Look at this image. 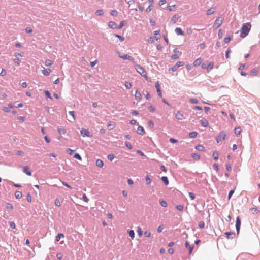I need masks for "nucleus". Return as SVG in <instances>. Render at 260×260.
<instances>
[{"label":"nucleus","instance_id":"nucleus-1","mask_svg":"<svg viewBox=\"0 0 260 260\" xmlns=\"http://www.w3.org/2000/svg\"><path fill=\"white\" fill-rule=\"evenodd\" d=\"M251 27V25L249 22L243 24L241 28L240 37L244 38L247 36L250 30Z\"/></svg>","mask_w":260,"mask_h":260},{"label":"nucleus","instance_id":"nucleus-2","mask_svg":"<svg viewBox=\"0 0 260 260\" xmlns=\"http://www.w3.org/2000/svg\"><path fill=\"white\" fill-rule=\"evenodd\" d=\"M135 69L136 71L141 74L142 76H143L147 80H148V78L147 76V73L144 69L140 65L135 66Z\"/></svg>","mask_w":260,"mask_h":260},{"label":"nucleus","instance_id":"nucleus-3","mask_svg":"<svg viewBox=\"0 0 260 260\" xmlns=\"http://www.w3.org/2000/svg\"><path fill=\"white\" fill-rule=\"evenodd\" d=\"M223 21V18L221 17H218L215 21L213 27L214 29H217L222 24Z\"/></svg>","mask_w":260,"mask_h":260},{"label":"nucleus","instance_id":"nucleus-4","mask_svg":"<svg viewBox=\"0 0 260 260\" xmlns=\"http://www.w3.org/2000/svg\"><path fill=\"white\" fill-rule=\"evenodd\" d=\"M226 137V135L225 132H221L219 135L216 137V140L217 143L223 141Z\"/></svg>","mask_w":260,"mask_h":260},{"label":"nucleus","instance_id":"nucleus-5","mask_svg":"<svg viewBox=\"0 0 260 260\" xmlns=\"http://www.w3.org/2000/svg\"><path fill=\"white\" fill-rule=\"evenodd\" d=\"M80 133L83 137H90V133L87 129L82 128L80 131Z\"/></svg>","mask_w":260,"mask_h":260},{"label":"nucleus","instance_id":"nucleus-6","mask_svg":"<svg viewBox=\"0 0 260 260\" xmlns=\"http://www.w3.org/2000/svg\"><path fill=\"white\" fill-rule=\"evenodd\" d=\"M241 225V220L239 217H237L236 221V228L237 234H239Z\"/></svg>","mask_w":260,"mask_h":260},{"label":"nucleus","instance_id":"nucleus-7","mask_svg":"<svg viewBox=\"0 0 260 260\" xmlns=\"http://www.w3.org/2000/svg\"><path fill=\"white\" fill-rule=\"evenodd\" d=\"M119 57L121 58H122L123 59H128L129 60H131L132 61H133L134 60V58L131 57V56L127 55V54H123V55H119Z\"/></svg>","mask_w":260,"mask_h":260},{"label":"nucleus","instance_id":"nucleus-8","mask_svg":"<svg viewBox=\"0 0 260 260\" xmlns=\"http://www.w3.org/2000/svg\"><path fill=\"white\" fill-rule=\"evenodd\" d=\"M175 117L178 120H183L184 119V117L183 114L179 111H178L175 114Z\"/></svg>","mask_w":260,"mask_h":260},{"label":"nucleus","instance_id":"nucleus-9","mask_svg":"<svg viewBox=\"0 0 260 260\" xmlns=\"http://www.w3.org/2000/svg\"><path fill=\"white\" fill-rule=\"evenodd\" d=\"M108 25L112 29H118V25L113 21H110Z\"/></svg>","mask_w":260,"mask_h":260},{"label":"nucleus","instance_id":"nucleus-10","mask_svg":"<svg viewBox=\"0 0 260 260\" xmlns=\"http://www.w3.org/2000/svg\"><path fill=\"white\" fill-rule=\"evenodd\" d=\"M23 172L24 173H25V174H26L28 176H31V172L29 170V167L27 166H24L23 167Z\"/></svg>","mask_w":260,"mask_h":260},{"label":"nucleus","instance_id":"nucleus-11","mask_svg":"<svg viewBox=\"0 0 260 260\" xmlns=\"http://www.w3.org/2000/svg\"><path fill=\"white\" fill-rule=\"evenodd\" d=\"M179 18V16L177 14L174 15L171 18L170 23L172 24H175L177 22L178 19Z\"/></svg>","mask_w":260,"mask_h":260},{"label":"nucleus","instance_id":"nucleus-12","mask_svg":"<svg viewBox=\"0 0 260 260\" xmlns=\"http://www.w3.org/2000/svg\"><path fill=\"white\" fill-rule=\"evenodd\" d=\"M200 123L201 125L205 127H206L209 125V123L208 121L205 119H201L200 120Z\"/></svg>","mask_w":260,"mask_h":260},{"label":"nucleus","instance_id":"nucleus-13","mask_svg":"<svg viewBox=\"0 0 260 260\" xmlns=\"http://www.w3.org/2000/svg\"><path fill=\"white\" fill-rule=\"evenodd\" d=\"M203 61V59L200 57L198 59H197L196 60H194V61L193 62V66L194 67H197V66H199L201 63V62H202Z\"/></svg>","mask_w":260,"mask_h":260},{"label":"nucleus","instance_id":"nucleus-14","mask_svg":"<svg viewBox=\"0 0 260 260\" xmlns=\"http://www.w3.org/2000/svg\"><path fill=\"white\" fill-rule=\"evenodd\" d=\"M13 108V105H12V104L10 103L8 105V107H3L2 108V110L5 112H9L10 111L9 108Z\"/></svg>","mask_w":260,"mask_h":260},{"label":"nucleus","instance_id":"nucleus-15","mask_svg":"<svg viewBox=\"0 0 260 260\" xmlns=\"http://www.w3.org/2000/svg\"><path fill=\"white\" fill-rule=\"evenodd\" d=\"M51 70L50 69H45L42 70V74L45 76H48L50 75Z\"/></svg>","mask_w":260,"mask_h":260},{"label":"nucleus","instance_id":"nucleus-16","mask_svg":"<svg viewBox=\"0 0 260 260\" xmlns=\"http://www.w3.org/2000/svg\"><path fill=\"white\" fill-rule=\"evenodd\" d=\"M69 114L72 116V119L69 120L71 122H74L75 121V112L73 111H69Z\"/></svg>","mask_w":260,"mask_h":260},{"label":"nucleus","instance_id":"nucleus-17","mask_svg":"<svg viewBox=\"0 0 260 260\" xmlns=\"http://www.w3.org/2000/svg\"><path fill=\"white\" fill-rule=\"evenodd\" d=\"M135 98L138 101H140L142 99V95L140 92H138L137 90L136 91L135 94Z\"/></svg>","mask_w":260,"mask_h":260},{"label":"nucleus","instance_id":"nucleus-18","mask_svg":"<svg viewBox=\"0 0 260 260\" xmlns=\"http://www.w3.org/2000/svg\"><path fill=\"white\" fill-rule=\"evenodd\" d=\"M137 133L140 135H143L145 133L144 129L143 127L139 126L137 129Z\"/></svg>","mask_w":260,"mask_h":260},{"label":"nucleus","instance_id":"nucleus-19","mask_svg":"<svg viewBox=\"0 0 260 260\" xmlns=\"http://www.w3.org/2000/svg\"><path fill=\"white\" fill-rule=\"evenodd\" d=\"M225 234L226 235V237L228 239H233L235 236V234L232 232H225Z\"/></svg>","mask_w":260,"mask_h":260},{"label":"nucleus","instance_id":"nucleus-20","mask_svg":"<svg viewBox=\"0 0 260 260\" xmlns=\"http://www.w3.org/2000/svg\"><path fill=\"white\" fill-rule=\"evenodd\" d=\"M176 34L178 35H183L184 33L180 28L177 27L175 29Z\"/></svg>","mask_w":260,"mask_h":260},{"label":"nucleus","instance_id":"nucleus-21","mask_svg":"<svg viewBox=\"0 0 260 260\" xmlns=\"http://www.w3.org/2000/svg\"><path fill=\"white\" fill-rule=\"evenodd\" d=\"M185 247L189 249V254H190L192 253L193 247L190 246L187 241L185 242Z\"/></svg>","mask_w":260,"mask_h":260},{"label":"nucleus","instance_id":"nucleus-22","mask_svg":"<svg viewBox=\"0 0 260 260\" xmlns=\"http://www.w3.org/2000/svg\"><path fill=\"white\" fill-rule=\"evenodd\" d=\"M96 165L100 168H102L104 166V162L101 159H99L96 161Z\"/></svg>","mask_w":260,"mask_h":260},{"label":"nucleus","instance_id":"nucleus-23","mask_svg":"<svg viewBox=\"0 0 260 260\" xmlns=\"http://www.w3.org/2000/svg\"><path fill=\"white\" fill-rule=\"evenodd\" d=\"M53 62L51 60H50V59H47L45 61V66H46L47 67L51 66L53 64Z\"/></svg>","mask_w":260,"mask_h":260},{"label":"nucleus","instance_id":"nucleus-24","mask_svg":"<svg viewBox=\"0 0 260 260\" xmlns=\"http://www.w3.org/2000/svg\"><path fill=\"white\" fill-rule=\"evenodd\" d=\"M64 237V235L62 233H59L56 236V241L58 242L61 238H63Z\"/></svg>","mask_w":260,"mask_h":260},{"label":"nucleus","instance_id":"nucleus-25","mask_svg":"<svg viewBox=\"0 0 260 260\" xmlns=\"http://www.w3.org/2000/svg\"><path fill=\"white\" fill-rule=\"evenodd\" d=\"M213 67H214V62H210L207 66L208 71H211L213 68Z\"/></svg>","mask_w":260,"mask_h":260},{"label":"nucleus","instance_id":"nucleus-26","mask_svg":"<svg viewBox=\"0 0 260 260\" xmlns=\"http://www.w3.org/2000/svg\"><path fill=\"white\" fill-rule=\"evenodd\" d=\"M235 133L237 135H239L240 134L241 132V128L239 126L238 127H236L235 128Z\"/></svg>","mask_w":260,"mask_h":260},{"label":"nucleus","instance_id":"nucleus-27","mask_svg":"<svg viewBox=\"0 0 260 260\" xmlns=\"http://www.w3.org/2000/svg\"><path fill=\"white\" fill-rule=\"evenodd\" d=\"M162 181L165 184V185H167L169 184V181L167 177L163 176L161 177Z\"/></svg>","mask_w":260,"mask_h":260},{"label":"nucleus","instance_id":"nucleus-28","mask_svg":"<svg viewBox=\"0 0 260 260\" xmlns=\"http://www.w3.org/2000/svg\"><path fill=\"white\" fill-rule=\"evenodd\" d=\"M196 148L199 150V151H204L205 150V147L202 145H197L196 147Z\"/></svg>","mask_w":260,"mask_h":260},{"label":"nucleus","instance_id":"nucleus-29","mask_svg":"<svg viewBox=\"0 0 260 260\" xmlns=\"http://www.w3.org/2000/svg\"><path fill=\"white\" fill-rule=\"evenodd\" d=\"M15 197L16 199H19L22 197V194L21 192L16 191L15 193Z\"/></svg>","mask_w":260,"mask_h":260},{"label":"nucleus","instance_id":"nucleus-30","mask_svg":"<svg viewBox=\"0 0 260 260\" xmlns=\"http://www.w3.org/2000/svg\"><path fill=\"white\" fill-rule=\"evenodd\" d=\"M108 128H109L110 130L112 129L114 126H115V123L113 122H109L108 123L107 125Z\"/></svg>","mask_w":260,"mask_h":260},{"label":"nucleus","instance_id":"nucleus-31","mask_svg":"<svg viewBox=\"0 0 260 260\" xmlns=\"http://www.w3.org/2000/svg\"><path fill=\"white\" fill-rule=\"evenodd\" d=\"M198 133L196 132H191L189 133V137L191 138H194L197 137Z\"/></svg>","mask_w":260,"mask_h":260},{"label":"nucleus","instance_id":"nucleus-32","mask_svg":"<svg viewBox=\"0 0 260 260\" xmlns=\"http://www.w3.org/2000/svg\"><path fill=\"white\" fill-rule=\"evenodd\" d=\"M137 233L139 237H141L142 236V231L141 228L140 226L137 228Z\"/></svg>","mask_w":260,"mask_h":260},{"label":"nucleus","instance_id":"nucleus-33","mask_svg":"<svg viewBox=\"0 0 260 260\" xmlns=\"http://www.w3.org/2000/svg\"><path fill=\"white\" fill-rule=\"evenodd\" d=\"M213 157L214 159L216 160H217L218 159V153L217 151H214L213 153Z\"/></svg>","mask_w":260,"mask_h":260},{"label":"nucleus","instance_id":"nucleus-34","mask_svg":"<svg viewBox=\"0 0 260 260\" xmlns=\"http://www.w3.org/2000/svg\"><path fill=\"white\" fill-rule=\"evenodd\" d=\"M257 73H258V71L255 69H253L251 71V75L252 76H255L257 74Z\"/></svg>","mask_w":260,"mask_h":260},{"label":"nucleus","instance_id":"nucleus-35","mask_svg":"<svg viewBox=\"0 0 260 260\" xmlns=\"http://www.w3.org/2000/svg\"><path fill=\"white\" fill-rule=\"evenodd\" d=\"M145 180L146 181V183L148 185H149L150 184V183H151L152 182V180L151 179L149 178V177L147 175L146 177H145Z\"/></svg>","mask_w":260,"mask_h":260},{"label":"nucleus","instance_id":"nucleus-36","mask_svg":"<svg viewBox=\"0 0 260 260\" xmlns=\"http://www.w3.org/2000/svg\"><path fill=\"white\" fill-rule=\"evenodd\" d=\"M125 86L127 89H130L132 87V85L131 83L126 81L125 83Z\"/></svg>","mask_w":260,"mask_h":260},{"label":"nucleus","instance_id":"nucleus-37","mask_svg":"<svg viewBox=\"0 0 260 260\" xmlns=\"http://www.w3.org/2000/svg\"><path fill=\"white\" fill-rule=\"evenodd\" d=\"M114 36L118 38L121 42L124 41V38L123 36L117 34H115Z\"/></svg>","mask_w":260,"mask_h":260},{"label":"nucleus","instance_id":"nucleus-38","mask_svg":"<svg viewBox=\"0 0 260 260\" xmlns=\"http://www.w3.org/2000/svg\"><path fill=\"white\" fill-rule=\"evenodd\" d=\"M192 157L193 158L196 160H199L200 159V156L199 155L196 154V153H192L191 154Z\"/></svg>","mask_w":260,"mask_h":260},{"label":"nucleus","instance_id":"nucleus-39","mask_svg":"<svg viewBox=\"0 0 260 260\" xmlns=\"http://www.w3.org/2000/svg\"><path fill=\"white\" fill-rule=\"evenodd\" d=\"M95 14L99 16H102L104 14V12L102 10H98L96 11Z\"/></svg>","mask_w":260,"mask_h":260},{"label":"nucleus","instance_id":"nucleus-40","mask_svg":"<svg viewBox=\"0 0 260 260\" xmlns=\"http://www.w3.org/2000/svg\"><path fill=\"white\" fill-rule=\"evenodd\" d=\"M14 62L15 64H16L17 66H19L21 63V60L19 58H15L14 59Z\"/></svg>","mask_w":260,"mask_h":260},{"label":"nucleus","instance_id":"nucleus-41","mask_svg":"<svg viewBox=\"0 0 260 260\" xmlns=\"http://www.w3.org/2000/svg\"><path fill=\"white\" fill-rule=\"evenodd\" d=\"M129 235L131 237V238L133 239L135 237V232L133 230H130L129 231Z\"/></svg>","mask_w":260,"mask_h":260},{"label":"nucleus","instance_id":"nucleus-42","mask_svg":"<svg viewBox=\"0 0 260 260\" xmlns=\"http://www.w3.org/2000/svg\"><path fill=\"white\" fill-rule=\"evenodd\" d=\"M126 24L125 21H122L119 25H118V29H121Z\"/></svg>","mask_w":260,"mask_h":260},{"label":"nucleus","instance_id":"nucleus-43","mask_svg":"<svg viewBox=\"0 0 260 260\" xmlns=\"http://www.w3.org/2000/svg\"><path fill=\"white\" fill-rule=\"evenodd\" d=\"M176 208L179 211H182L183 209V206L182 205H178L176 206Z\"/></svg>","mask_w":260,"mask_h":260},{"label":"nucleus","instance_id":"nucleus-44","mask_svg":"<svg viewBox=\"0 0 260 260\" xmlns=\"http://www.w3.org/2000/svg\"><path fill=\"white\" fill-rule=\"evenodd\" d=\"M117 11L115 10H113L111 11L110 14L113 16H116L117 15Z\"/></svg>","mask_w":260,"mask_h":260},{"label":"nucleus","instance_id":"nucleus-45","mask_svg":"<svg viewBox=\"0 0 260 260\" xmlns=\"http://www.w3.org/2000/svg\"><path fill=\"white\" fill-rule=\"evenodd\" d=\"M25 31L28 34H31L32 32V29L31 27H27L25 28Z\"/></svg>","mask_w":260,"mask_h":260},{"label":"nucleus","instance_id":"nucleus-46","mask_svg":"<svg viewBox=\"0 0 260 260\" xmlns=\"http://www.w3.org/2000/svg\"><path fill=\"white\" fill-rule=\"evenodd\" d=\"M160 204L161 206L166 207L167 206V203L165 201L162 200L160 202Z\"/></svg>","mask_w":260,"mask_h":260},{"label":"nucleus","instance_id":"nucleus-47","mask_svg":"<svg viewBox=\"0 0 260 260\" xmlns=\"http://www.w3.org/2000/svg\"><path fill=\"white\" fill-rule=\"evenodd\" d=\"M55 205L57 206V207H59L61 205V203H60V202L59 201V199H56L55 200Z\"/></svg>","mask_w":260,"mask_h":260},{"label":"nucleus","instance_id":"nucleus-48","mask_svg":"<svg viewBox=\"0 0 260 260\" xmlns=\"http://www.w3.org/2000/svg\"><path fill=\"white\" fill-rule=\"evenodd\" d=\"M144 235L146 237H150L151 236V232L149 231H146L144 232Z\"/></svg>","mask_w":260,"mask_h":260},{"label":"nucleus","instance_id":"nucleus-49","mask_svg":"<svg viewBox=\"0 0 260 260\" xmlns=\"http://www.w3.org/2000/svg\"><path fill=\"white\" fill-rule=\"evenodd\" d=\"M6 208L7 209L12 210L13 208L12 205L10 203H7L6 205Z\"/></svg>","mask_w":260,"mask_h":260},{"label":"nucleus","instance_id":"nucleus-50","mask_svg":"<svg viewBox=\"0 0 260 260\" xmlns=\"http://www.w3.org/2000/svg\"><path fill=\"white\" fill-rule=\"evenodd\" d=\"M58 132L60 134H64L66 133V130L62 128H58Z\"/></svg>","mask_w":260,"mask_h":260},{"label":"nucleus","instance_id":"nucleus-51","mask_svg":"<svg viewBox=\"0 0 260 260\" xmlns=\"http://www.w3.org/2000/svg\"><path fill=\"white\" fill-rule=\"evenodd\" d=\"M214 13V11L212 9H210L208 10L207 11V14L208 15H211V14H213Z\"/></svg>","mask_w":260,"mask_h":260},{"label":"nucleus","instance_id":"nucleus-52","mask_svg":"<svg viewBox=\"0 0 260 260\" xmlns=\"http://www.w3.org/2000/svg\"><path fill=\"white\" fill-rule=\"evenodd\" d=\"M189 196L191 200H194L196 198V196L193 192H189Z\"/></svg>","mask_w":260,"mask_h":260},{"label":"nucleus","instance_id":"nucleus-53","mask_svg":"<svg viewBox=\"0 0 260 260\" xmlns=\"http://www.w3.org/2000/svg\"><path fill=\"white\" fill-rule=\"evenodd\" d=\"M45 94L46 96V97L50 99H52V98L51 96V94L50 93V92L48 91V90H46L45 91Z\"/></svg>","mask_w":260,"mask_h":260},{"label":"nucleus","instance_id":"nucleus-54","mask_svg":"<svg viewBox=\"0 0 260 260\" xmlns=\"http://www.w3.org/2000/svg\"><path fill=\"white\" fill-rule=\"evenodd\" d=\"M107 157L109 160L112 161L114 158V155L113 154H109L108 155Z\"/></svg>","mask_w":260,"mask_h":260},{"label":"nucleus","instance_id":"nucleus-55","mask_svg":"<svg viewBox=\"0 0 260 260\" xmlns=\"http://www.w3.org/2000/svg\"><path fill=\"white\" fill-rule=\"evenodd\" d=\"M74 157L77 159H78L79 160H81L82 158H81V157L80 156V155L78 154V153H76L75 155H74Z\"/></svg>","mask_w":260,"mask_h":260},{"label":"nucleus","instance_id":"nucleus-56","mask_svg":"<svg viewBox=\"0 0 260 260\" xmlns=\"http://www.w3.org/2000/svg\"><path fill=\"white\" fill-rule=\"evenodd\" d=\"M183 64H184V63L183 62H182V61H178L176 63L175 66H177V68H179L180 67L182 66Z\"/></svg>","mask_w":260,"mask_h":260},{"label":"nucleus","instance_id":"nucleus-57","mask_svg":"<svg viewBox=\"0 0 260 260\" xmlns=\"http://www.w3.org/2000/svg\"><path fill=\"white\" fill-rule=\"evenodd\" d=\"M190 102L193 104H197L198 102V101L196 99L192 98V99H190Z\"/></svg>","mask_w":260,"mask_h":260},{"label":"nucleus","instance_id":"nucleus-58","mask_svg":"<svg viewBox=\"0 0 260 260\" xmlns=\"http://www.w3.org/2000/svg\"><path fill=\"white\" fill-rule=\"evenodd\" d=\"M234 190H231L230 191L229 193V195H228V200H230L232 196L233 195V194L234 193Z\"/></svg>","mask_w":260,"mask_h":260},{"label":"nucleus","instance_id":"nucleus-59","mask_svg":"<svg viewBox=\"0 0 260 260\" xmlns=\"http://www.w3.org/2000/svg\"><path fill=\"white\" fill-rule=\"evenodd\" d=\"M125 145L126 146V147L129 149H132V146L131 145V144L128 142H125Z\"/></svg>","mask_w":260,"mask_h":260},{"label":"nucleus","instance_id":"nucleus-60","mask_svg":"<svg viewBox=\"0 0 260 260\" xmlns=\"http://www.w3.org/2000/svg\"><path fill=\"white\" fill-rule=\"evenodd\" d=\"M66 151L67 153H68L70 155H72L73 154V153L74 152V150H72L70 148H68L66 150Z\"/></svg>","mask_w":260,"mask_h":260},{"label":"nucleus","instance_id":"nucleus-61","mask_svg":"<svg viewBox=\"0 0 260 260\" xmlns=\"http://www.w3.org/2000/svg\"><path fill=\"white\" fill-rule=\"evenodd\" d=\"M205 226V223L203 221H200L199 222V226L200 228H203Z\"/></svg>","mask_w":260,"mask_h":260},{"label":"nucleus","instance_id":"nucleus-62","mask_svg":"<svg viewBox=\"0 0 260 260\" xmlns=\"http://www.w3.org/2000/svg\"><path fill=\"white\" fill-rule=\"evenodd\" d=\"M218 35L219 38H221L222 37L223 32L221 29L219 30Z\"/></svg>","mask_w":260,"mask_h":260},{"label":"nucleus","instance_id":"nucleus-63","mask_svg":"<svg viewBox=\"0 0 260 260\" xmlns=\"http://www.w3.org/2000/svg\"><path fill=\"white\" fill-rule=\"evenodd\" d=\"M56 257L58 259L61 260L62 258V255L61 253H58L56 254Z\"/></svg>","mask_w":260,"mask_h":260},{"label":"nucleus","instance_id":"nucleus-64","mask_svg":"<svg viewBox=\"0 0 260 260\" xmlns=\"http://www.w3.org/2000/svg\"><path fill=\"white\" fill-rule=\"evenodd\" d=\"M1 75L2 76H5L6 75V71L5 69H3L0 73Z\"/></svg>","mask_w":260,"mask_h":260}]
</instances>
